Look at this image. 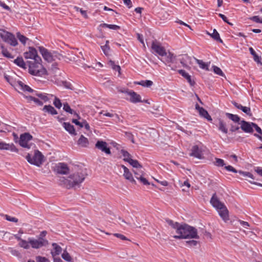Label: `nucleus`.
<instances>
[{
  "mask_svg": "<svg viewBox=\"0 0 262 262\" xmlns=\"http://www.w3.org/2000/svg\"><path fill=\"white\" fill-rule=\"evenodd\" d=\"M85 178V173L82 170H79L71 174L68 179L61 177L59 184L67 188H70L81 183Z\"/></svg>",
  "mask_w": 262,
  "mask_h": 262,
  "instance_id": "f257e3e1",
  "label": "nucleus"
},
{
  "mask_svg": "<svg viewBox=\"0 0 262 262\" xmlns=\"http://www.w3.org/2000/svg\"><path fill=\"white\" fill-rule=\"evenodd\" d=\"M176 232L177 234L173 236L176 239L199 238L197 229L185 224H181Z\"/></svg>",
  "mask_w": 262,
  "mask_h": 262,
  "instance_id": "f03ea898",
  "label": "nucleus"
},
{
  "mask_svg": "<svg viewBox=\"0 0 262 262\" xmlns=\"http://www.w3.org/2000/svg\"><path fill=\"white\" fill-rule=\"evenodd\" d=\"M210 202L212 206L217 210L220 216L224 221L226 222L229 220L228 210L224 204L220 201L216 193L212 195Z\"/></svg>",
  "mask_w": 262,
  "mask_h": 262,
  "instance_id": "7ed1b4c3",
  "label": "nucleus"
},
{
  "mask_svg": "<svg viewBox=\"0 0 262 262\" xmlns=\"http://www.w3.org/2000/svg\"><path fill=\"white\" fill-rule=\"evenodd\" d=\"M47 234L46 231H42L40 233L38 239L29 238V243L32 248L39 249L42 247L46 246L49 244L48 241L45 238Z\"/></svg>",
  "mask_w": 262,
  "mask_h": 262,
  "instance_id": "20e7f679",
  "label": "nucleus"
},
{
  "mask_svg": "<svg viewBox=\"0 0 262 262\" xmlns=\"http://www.w3.org/2000/svg\"><path fill=\"white\" fill-rule=\"evenodd\" d=\"M29 63V73L35 76H41L46 74V70L44 69L40 61H30Z\"/></svg>",
  "mask_w": 262,
  "mask_h": 262,
  "instance_id": "39448f33",
  "label": "nucleus"
},
{
  "mask_svg": "<svg viewBox=\"0 0 262 262\" xmlns=\"http://www.w3.org/2000/svg\"><path fill=\"white\" fill-rule=\"evenodd\" d=\"M43 158V155L38 150L35 151L34 155L33 158L31 157V155L29 154L26 157V160L29 163L38 167L40 166L42 164Z\"/></svg>",
  "mask_w": 262,
  "mask_h": 262,
  "instance_id": "423d86ee",
  "label": "nucleus"
},
{
  "mask_svg": "<svg viewBox=\"0 0 262 262\" xmlns=\"http://www.w3.org/2000/svg\"><path fill=\"white\" fill-rule=\"evenodd\" d=\"M33 137L29 133H25L20 136L19 144L20 146L27 149H30L33 144L30 143Z\"/></svg>",
  "mask_w": 262,
  "mask_h": 262,
  "instance_id": "0eeeda50",
  "label": "nucleus"
},
{
  "mask_svg": "<svg viewBox=\"0 0 262 262\" xmlns=\"http://www.w3.org/2000/svg\"><path fill=\"white\" fill-rule=\"evenodd\" d=\"M165 57L164 60L163 62L165 65L169 67L171 70L174 71L177 69L176 66H172V64L177 63V56L173 53L168 52H166V55L164 56Z\"/></svg>",
  "mask_w": 262,
  "mask_h": 262,
  "instance_id": "6e6552de",
  "label": "nucleus"
},
{
  "mask_svg": "<svg viewBox=\"0 0 262 262\" xmlns=\"http://www.w3.org/2000/svg\"><path fill=\"white\" fill-rule=\"evenodd\" d=\"M151 49L153 53L157 54L162 57L166 55V51L165 48L157 41H153L152 42Z\"/></svg>",
  "mask_w": 262,
  "mask_h": 262,
  "instance_id": "1a4fd4ad",
  "label": "nucleus"
},
{
  "mask_svg": "<svg viewBox=\"0 0 262 262\" xmlns=\"http://www.w3.org/2000/svg\"><path fill=\"white\" fill-rule=\"evenodd\" d=\"M24 56L26 59H30L36 61H41L40 57L37 55L36 50L33 47H29L28 51L24 53Z\"/></svg>",
  "mask_w": 262,
  "mask_h": 262,
  "instance_id": "9d476101",
  "label": "nucleus"
},
{
  "mask_svg": "<svg viewBox=\"0 0 262 262\" xmlns=\"http://www.w3.org/2000/svg\"><path fill=\"white\" fill-rule=\"evenodd\" d=\"M1 37L5 42H8L12 46H16L17 45V41L14 35L8 32L4 31L1 34Z\"/></svg>",
  "mask_w": 262,
  "mask_h": 262,
  "instance_id": "9b49d317",
  "label": "nucleus"
},
{
  "mask_svg": "<svg viewBox=\"0 0 262 262\" xmlns=\"http://www.w3.org/2000/svg\"><path fill=\"white\" fill-rule=\"evenodd\" d=\"M95 147L106 155L111 154L110 148L108 146V144L105 141L102 140L97 141L95 144Z\"/></svg>",
  "mask_w": 262,
  "mask_h": 262,
  "instance_id": "f8f14e48",
  "label": "nucleus"
},
{
  "mask_svg": "<svg viewBox=\"0 0 262 262\" xmlns=\"http://www.w3.org/2000/svg\"><path fill=\"white\" fill-rule=\"evenodd\" d=\"M133 172L136 178L139 180L140 182L143 183V184L145 185H149L148 181L145 178H144L143 176L144 174V172L141 169V168H136V169L134 170Z\"/></svg>",
  "mask_w": 262,
  "mask_h": 262,
  "instance_id": "ddd939ff",
  "label": "nucleus"
},
{
  "mask_svg": "<svg viewBox=\"0 0 262 262\" xmlns=\"http://www.w3.org/2000/svg\"><path fill=\"white\" fill-rule=\"evenodd\" d=\"M39 50L45 60L51 62L54 60L52 53L43 47H39Z\"/></svg>",
  "mask_w": 262,
  "mask_h": 262,
  "instance_id": "4468645a",
  "label": "nucleus"
},
{
  "mask_svg": "<svg viewBox=\"0 0 262 262\" xmlns=\"http://www.w3.org/2000/svg\"><path fill=\"white\" fill-rule=\"evenodd\" d=\"M125 93L130 96L129 99V101L133 103H136L138 102H142L141 97L140 95L133 91H126Z\"/></svg>",
  "mask_w": 262,
  "mask_h": 262,
  "instance_id": "2eb2a0df",
  "label": "nucleus"
},
{
  "mask_svg": "<svg viewBox=\"0 0 262 262\" xmlns=\"http://www.w3.org/2000/svg\"><path fill=\"white\" fill-rule=\"evenodd\" d=\"M0 149L1 150H8L12 152H18V149L13 143H6L4 142H0Z\"/></svg>",
  "mask_w": 262,
  "mask_h": 262,
  "instance_id": "dca6fc26",
  "label": "nucleus"
},
{
  "mask_svg": "<svg viewBox=\"0 0 262 262\" xmlns=\"http://www.w3.org/2000/svg\"><path fill=\"white\" fill-rule=\"evenodd\" d=\"M56 169L58 173L62 174H68L70 171L67 164L64 163H59L56 167Z\"/></svg>",
  "mask_w": 262,
  "mask_h": 262,
  "instance_id": "f3484780",
  "label": "nucleus"
},
{
  "mask_svg": "<svg viewBox=\"0 0 262 262\" xmlns=\"http://www.w3.org/2000/svg\"><path fill=\"white\" fill-rule=\"evenodd\" d=\"M121 167L123 169V177L125 179L128 180L130 182L136 184V182L133 178V174L124 165H121Z\"/></svg>",
  "mask_w": 262,
  "mask_h": 262,
  "instance_id": "a211bd4d",
  "label": "nucleus"
},
{
  "mask_svg": "<svg viewBox=\"0 0 262 262\" xmlns=\"http://www.w3.org/2000/svg\"><path fill=\"white\" fill-rule=\"evenodd\" d=\"M252 123H250L244 120H243L241 122V127L242 129L245 133H251L253 132Z\"/></svg>",
  "mask_w": 262,
  "mask_h": 262,
  "instance_id": "6ab92c4d",
  "label": "nucleus"
},
{
  "mask_svg": "<svg viewBox=\"0 0 262 262\" xmlns=\"http://www.w3.org/2000/svg\"><path fill=\"white\" fill-rule=\"evenodd\" d=\"M232 103L234 105V106L237 108L242 110L244 113L246 114L247 115L251 116L252 113L251 111V108L249 107L244 106L241 104H239L235 101H232Z\"/></svg>",
  "mask_w": 262,
  "mask_h": 262,
  "instance_id": "aec40b11",
  "label": "nucleus"
},
{
  "mask_svg": "<svg viewBox=\"0 0 262 262\" xmlns=\"http://www.w3.org/2000/svg\"><path fill=\"white\" fill-rule=\"evenodd\" d=\"M190 155L198 159H201L202 155V151L199 148L198 146L194 145L192 147L191 152Z\"/></svg>",
  "mask_w": 262,
  "mask_h": 262,
  "instance_id": "412c9836",
  "label": "nucleus"
},
{
  "mask_svg": "<svg viewBox=\"0 0 262 262\" xmlns=\"http://www.w3.org/2000/svg\"><path fill=\"white\" fill-rule=\"evenodd\" d=\"M180 63L184 68H187L189 64H191V58L187 55H184L180 59Z\"/></svg>",
  "mask_w": 262,
  "mask_h": 262,
  "instance_id": "4be33fe9",
  "label": "nucleus"
},
{
  "mask_svg": "<svg viewBox=\"0 0 262 262\" xmlns=\"http://www.w3.org/2000/svg\"><path fill=\"white\" fill-rule=\"evenodd\" d=\"M62 126L64 128V129L71 135L74 136H75L76 135V133L75 132V129L74 128V126L70 124V123L64 122L62 124Z\"/></svg>",
  "mask_w": 262,
  "mask_h": 262,
  "instance_id": "5701e85b",
  "label": "nucleus"
},
{
  "mask_svg": "<svg viewBox=\"0 0 262 262\" xmlns=\"http://www.w3.org/2000/svg\"><path fill=\"white\" fill-rule=\"evenodd\" d=\"M52 246L53 248V249L51 251V253L52 256L54 257L55 256L58 255L61 253L62 251V248L56 243H53Z\"/></svg>",
  "mask_w": 262,
  "mask_h": 262,
  "instance_id": "b1692460",
  "label": "nucleus"
},
{
  "mask_svg": "<svg viewBox=\"0 0 262 262\" xmlns=\"http://www.w3.org/2000/svg\"><path fill=\"white\" fill-rule=\"evenodd\" d=\"M77 144L80 146L86 147L89 144V141L87 138L85 137L83 135H82L77 141Z\"/></svg>",
  "mask_w": 262,
  "mask_h": 262,
  "instance_id": "393cba45",
  "label": "nucleus"
},
{
  "mask_svg": "<svg viewBox=\"0 0 262 262\" xmlns=\"http://www.w3.org/2000/svg\"><path fill=\"white\" fill-rule=\"evenodd\" d=\"M178 73L183 77L186 78L191 85H193L194 82L191 80V76L183 70H178Z\"/></svg>",
  "mask_w": 262,
  "mask_h": 262,
  "instance_id": "a878e982",
  "label": "nucleus"
},
{
  "mask_svg": "<svg viewBox=\"0 0 262 262\" xmlns=\"http://www.w3.org/2000/svg\"><path fill=\"white\" fill-rule=\"evenodd\" d=\"M16 86L18 88V89H19L20 90H21L24 92H33V90L30 87H29L27 85L25 84L21 81H18Z\"/></svg>",
  "mask_w": 262,
  "mask_h": 262,
  "instance_id": "bb28decb",
  "label": "nucleus"
},
{
  "mask_svg": "<svg viewBox=\"0 0 262 262\" xmlns=\"http://www.w3.org/2000/svg\"><path fill=\"white\" fill-rule=\"evenodd\" d=\"M42 110L47 112L51 115H56L57 114V111L51 105H45L44 106Z\"/></svg>",
  "mask_w": 262,
  "mask_h": 262,
  "instance_id": "cd10ccee",
  "label": "nucleus"
},
{
  "mask_svg": "<svg viewBox=\"0 0 262 262\" xmlns=\"http://www.w3.org/2000/svg\"><path fill=\"white\" fill-rule=\"evenodd\" d=\"M249 51H250V53L252 55V56H253L254 60L257 63H260V64H262V63L261 62V57H259L257 55L255 51L252 47L249 48Z\"/></svg>",
  "mask_w": 262,
  "mask_h": 262,
  "instance_id": "c85d7f7f",
  "label": "nucleus"
},
{
  "mask_svg": "<svg viewBox=\"0 0 262 262\" xmlns=\"http://www.w3.org/2000/svg\"><path fill=\"white\" fill-rule=\"evenodd\" d=\"M219 129L224 134L228 133V129L226 127V123L222 120H219L218 125Z\"/></svg>",
  "mask_w": 262,
  "mask_h": 262,
  "instance_id": "c756f323",
  "label": "nucleus"
},
{
  "mask_svg": "<svg viewBox=\"0 0 262 262\" xmlns=\"http://www.w3.org/2000/svg\"><path fill=\"white\" fill-rule=\"evenodd\" d=\"M63 109L65 112H66L67 113H69L71 114H73L77 117H79V115H78V114L76 112H75L74 111H73L72 109L71 108L70 105H69V104L68 103H63Z\"/></svg>",
  "mask_w": 262,
  "mask_h": 262,
  "instance_id": "7c9ffc66",
  "label": "nucleus"
},
{
  "mask_svg": "<svg viewBox=\"0 0 262 262\" xmlns=\"http://www.w3.org/2000/svg\"><path fill=\"white\" fill-rule=\"evenodd\" d=\"M199 112L200 116L206 118L207 120H212L211 116L209 115L208 112L206 110H205L204 108H201V110H199Z\"/></svg>",
  "mask_w": 262,
  "mask_h": 262,
  "instance_id": "2f4dec72",
  "label": "nucleus"
},
{
  "mask_svg": "<svg viewBox=\"0 0 262 262\" xmlns=\"http://www.w3.org/2000/svg\"><path fill=\"white\" fill-rule=\"evenodd\" d=\"M14 63H15L17 66H19L20 68L23 69H26V63L24 62L22 57H17L14 60Z\"/></svg>",
  "mask_w": 262,
  "mask_h": 262,
  "instance_id": "473e14b6",
  "label": "nucleus"
},
{
  "mask_svg": "<svg viewBox=\"0 0 262 262\" xmlns=\"http://www.w3.org/2000/svg\"><path fill=\"white\" fill-rule=\"evenodd\" d=\"M226 116L230 120L233 121L234 122H238L240 120L239 117L237 115H233L229 113L226 114Z\"/></svg>",
  "mask_w": 262,
  "mask_h": 262,
  "instance_id": "72a5a7b5",
  "label": "nucleus"
},
{
  "mask_svg": "<svg viewBox=\"0 0 262 262\" xmlns=\"http://www.w3.org/2000/svg\"><path fill=\"white\" fill-rule=\"evenodd\" d=\"M194 60L196 61V63L199 65L200 68L208 70V64L204 62L203 60L196 59V58H194Z\"/></svg>",
  "mask_w": 262,
  "mask_h": 262,
  "instance_id": "f704fd0d",
  "label": "nucleus"
},
{
  "mask_svg": "<svg viewBox=\"0 0 262 262\" xmlns=\"http://www.w3.org/2000/svg\"><path fill=\"white\" fill-rule=\"evenodd\" d=\"M101 48L105 55H108L110 51V47L109 46V41L106 40L105 45L102 46L101 47Z\"/></svg>",
  "mask_w": 262,
  "mask_h": 262,
  "instance_id": "c9c22d12",
  "label": "nucleus"
},
{
  "mask_svg": "<svg viewBox=\"0 0 262 262\" xmlns=\"http://www.w3.org/2000/svg\"><path fill=\"white\" fill-rule=\"evenodd\" d=\"M100 27L102 28L106 27L114 30H117L120 29V27L119 26L116 25H110L105 23L100 24Z\"/></svg>",
  "mask_w": 262,
  "mask_h": 262,
  "instance_id": "e433bc0d",
  "label": "nucleus"
},
{
  "mask_svg": "<svg viewBox=\"0 0 262 262\" xmlns=\"http://www.w3.org/2000/svg\"><path fill=\"white\" fill-rule=\"evenodd\" d=\"M30 245L29 238H28V241L23 239L19 243V246L26 249H28L30 248Z\"/></svg>",
  "mask_w": 262,
  "mask_h": 262,
  "instance_id": "4c0bfd02",
  "label": "nucleus"
},
{
  "mask_svg": "<svg viewBox=\"0 0 262 262\" xmlns=\"http://www.w3.org/2000/svg\"><path fill=\"white\" fill-rule=\"evenodd\" d=\"M167 223L170 225L172 228L176 229V230H177V229H178L180 226L181 224H179L177 222H174L173 221L167 219L166 220Z\"/></svg>",
  "mask_w": 262,
  "mask_h": 262,
  "instance_id": "58836bf2",
  "label": "nucleus"
},
{
  "mask_svg": "<svg viewBox=\"0 0 262 262\" xmlns=\"http://www.w3.org/2000/svg\"><path fill=\"white\" fill-rule=\"evenodd\" d=\"M133 167L136 168H142V166L139 163V162L136 160H133L131 159L130 160H129V161L128 162Z\"/></svg>",
  "mask_w": 262,
  "mask_h": 262,
  "instance_id": "ea45409f",
  "label": "nucleus"
},
{
  "mask_svg": "<svg viewBox=\"0 0 262 262\" xmlns=\"http://www.w3.org/2000/svg\"><path fill=\"white\" fill-rule=\"evenodd\" d=\"M138 84L143 86L149 88L153 84V82L149 80H142Z\"/></svg>",
  "mask_w": 262,
  "mask_h": 262,
  "instance_id": "a19ab883",
  "label": "nucleus"
},
{
  "mask_svg": "<svg viewBox=\"0 0 262 262\" xmlns=\"http://www.w3.org/2000/svg\"><path fill=\"white\" fill-rule=\"evenodd\" d=\"M121 153L124 157V161L128 162L129 160L132 159L130 155L127 151L122 149L121 150Z\"/></svg>",
  "mask_w": 262,
  "mask_h": 262,
  "instance_id": "79ce46f5",
  "label": "nucleus"
},
{
  "mask_svg": "<svg viewBox=\"0 0 262 262\" xmlns=\"http://www.w3.org/2000/svg\"><path fill=\"white\" fill-rule=\"evenodd\" d=\"M214 164L218 167H223L224 165H225V163L224 162V161L220 158H215V161L214 162Z\"/></svg>",
  "mask_w": 262,
  "mask_h": 262,
  "instance_id": "37998d69",
  "label": "nucleus"
},
{
  "mask_svg": "<svg viewBox=\"0 0 262 262\" xmlns=\"http://www.w3.org/2000/svg\"><path fill=\"white\" fill-rule=\"evenodd\" d=\"M211 37L215 40L217 41H219L220 42H222L223 40L221 39L220 37L219 33L216 31V30H213V32L211 34Z\"/></svg>",
  "mask_w": 262,
  "mask_h": 262,
  "instance_id": "c03bdc74",
  "label": "nucleus"
},
{
  "mask_svg": "<svg viewBox=\"0 0 262 262\" xmlns=\"http://www.w3.org/2000/svg\"><path fill=\"white\" fill-rule=\"evenodd\" d=\"M17 37L19 41L24 45L26 43L27 40L28 39V38L21 35L20 33H17Z\"/></svg>",
  "mask_w": 262,
  "mask_h": 262,
  "instance_id": "a18cd8bd",
  "label": "nucleus"
},
{
  "mask_svg": "<svg viewBox=\"0 0 262 262\" xmlns=\"http://www.w3.org/2000/svg\"><path fill=\"white\" fill-rule=\"evenodd\" d=\"M61 256L63 259L67 261H71L72 260L71 256L67 251H64L62 254Z\"/></svg>",
  "mask_w": 262,
  "mask_h": 262,
  "instance_id": "49530a36",
  "label": "nucleus"
},
{
  "mask_svg": "<svg viewBox=\"0 0 262 262\" xmlns=\"http://www.w3.org/2000/svg\"><path fill=\"white\" fill-rule=\"evenodd\" d=\"M238 172L244 177L250 178L252 180L254 179L253 175L249 172L239 171Z\"/></svg>",
  "mask_w": 262,
  "mask_h": 262,
  "instance_id": "de8ad7c7",
  "label": "nucleus"
},
{
  "mask_svg": "<svg viewBox=\"0 0 262 262\" xmlns=\"http://www.w3.org/2000/svg\"><path fill=\"white\" fill-rule=\"evenodd\" d=\"M38 97L40 98L44 102H47L49 100V95L47 94H37Z\"/></svg>",
  "mask_w": 262,
  "mask_h": 262,
  "instance_id": "09e8293b",
  "label": "nucleus"
},
{
  "mask_svg": "<svg viewBox=\"0 0 262 262\" xmlns=\"http://www.w3.org/2000/svg\"><path fill=\"white\" fill-rule=\"evenodd\" d=\"M73 9L76 11H79V12L81 13V14L85 18H86L88 17V15H87V14H86V11L85 10H82V9L77 7V6H73Z\"/></svg>",
  "mask_w": 262,
  "mask_h": 262,
  "instance_id": "8fccbe9b",
  "label": "nucleus"
},
{
  "mask_svg": "<svg viewBox=\"0 0 262 262\" xmlns=\"http://www.w3.org/2000/svg\"><path fill=\"white\" fill-rule=\"evenodd\" d=\"M53 104L57 108H60L62 106V103L60 99L57 97H55L53 101Z\"/></svg>",
  "mask_w": 262,
  "mask_h": 262,
  "instance_id": "3c124183",
  "label": "nucleus"
},
{
  "mask_svg": "<svg viewBox=\"0 0 262 262\" xmlns=\"http://www.w3.org/2000/svg\"><path fill=\"white\" fill-rule=\"evenodd\" d=\"M2 54L7 57V58H13V56L12 55V54L9 53V52L6 49H3L2 51Z\"/></svg>",
  "mask_w": 262,
  "mask_h": 262,
  "instance_id": "603ef678",
  "label": "nucleus"
},
{
  "mask_svg": "<svg viewBox=\"0 0 262 262\" xmlns=\"http://www.w3.org/2000/svg\"><path fill=\"white\" fill-rule=\"evenodd\" d=\"M212 68L213 69V71L215 74H216L219 75H220V76L223 75V73L222 70L220 68H219L216 66H213Z\"/></svg>",
  "mask_w": 262,
  "mask_h": 262,
  "instance_id": "864d4df0",
  "label": "nucleus"
},
{
  "mask_svg": "<svg viewBox=\"0 0 262 262\" xmlns=\"http://www.w3.org/2000/svg\"><path fill=\"white\" fill-rule=\"evenodd\" d=\"M36 260L37 262H50V260L45 257L37 256L36 257Z\"/></svg>",
  "mask_w": 262,
  "mask_h": 262,
  "instance_id": "5fc2aeb1",
  "label": "nucleus"
},
{
  "mask_svg": "<svg viewBox=\"0 0 262 262\" xmlns=\"http://www.w3.org/2000/svg\"><path fill=\"white\" fill-rule=\"evenodd\" d=\"M5 219L8 221L16 223L18 222V219L15 217H13L8 215H5Z\"/></svg>",
  "mask_w": 262,
  "mask_h": 262,
  "instance_id": "6e6d98bb",
  "label": "nucleus"
},
{
  "mask_svg": "<svg viewBox=\"0 0 262 262\" xmlns=\"http://www.w3.org/2000/svg\"><path fill=\"white\" fill-rule=\"evenodd\" d=\"M250 19L255 23L262 24V18H260L258 16H252L250 18Z\"/></svg>",
  "mask_w": 262,
  "mask_h": 262,
  "instance_id": "4d7b16f0",
  "label": "nucleus"
},
{
  "mask_svg": "<svg viewBox=\"0 0 262 262\" xmlns=\"http://www.w3.org/2000/svg\"><path fill=\"white\" fill-rule=\"evenodd\" d=\"M114 235L122 240L124 241H129V239H128L126 236H125L124 235L120 234V233H115L114 234Z\"/></svg>",
  "mask_w": 262,
  "mask_h": 262,
  "instance_id": "13d9d810",
  "label": "nucleus"
},
{
  "mask_svg": "<svg viewBox=\"0 0 262 262\" xmlns=\"http://www.w3.org/2000/svg\"><path fill=\"white\" fill-rule=\"evenodd\" d=\"M0 6L5 10L9 11L10 12L11 11L10 8L8 6H7L4 2L1 1H0Z\"/></svg>",
  "mask_w": 262,
  "mask_h": 262,
  "instance_id": "bf43d9fd",
  "label": "nucleus"
},
{
  "mask_svg": "<svg viewBox=\"0 0 262 262\" xmlns=\"http://www.w3.org/2000/svg\"><path fill=\"white\" fill-rule=\"evenodd\" d=\"M111 64L112 66L113 69L115 70L118 71L119 73H120L121 70V68L119 66L115 65L114 62L113 61H110Z\"/></svg>",
  "mask_w": 262,
  "mask_h": 262,
  "instance_id": "052dcab7",
  "label": "nucleus"
},
{
  "mask_svg": "<svg viewBox=\"0 0 262 262\" xmlns=\"http://www.w3.org/2000/svg\"><path fill=\"white\" fill-rule=\"evenodd\" d=\"M63 86L66 88L67 89H70V90H73V86L72 84L68 81H64L63 82Z\"/></svg>",
  "mask_w": 262,
  "mask_h": 262,
  "instance_id": "680f3d73",
  "label": "nucleus"
},
{
  "mask_svg": "<svg viewBox=\"0 0 262 262\" xmlns=\"http://www.w3.org/2000/svg\"><path fill=\"white\" fill-rule=\"evenodd\" d=\"M225 168L229 171H231L234 173L237 172V171L233 167L230 165L225 166Z\"/></svg>",
  "mask_w": 262,
  "mask_h": 262,
  "instance_id": "e2e57ef3",
  "label": "nucleus"
},
{
  "mask_svg": "<svg viewBox=\"0 0 262 262\" xmlns=\"http://www.w3.org/2000/svg\"><path fill=\"white\" fill-rule=\"evenodd\" d=\"M186 244L190 246H195L198 244V242L194 240H191L187 241Z\"/></svg>",
  "mask_w": 262,
  "mask_h": 262,
  "instance_id": "0e129e2a",
  "label": "nucleus"
},
{
  "mask_svg": "<svg viewBox=\"0 0 262 262\" xmlns=\"http://www.w3.org/2000/svg\"><path fill=\"white\" fill-rule=\"evenodd\" d=\"M72 122L75 123L76 125L79 126L80 127H83V122H80L79 121H78L77 119H72Z\"/></svg>",
  "mask_w": 262,
  "mask_h": 262,
  "instance_id": "69168bd1",
  "label": "nucleus"
},
{
  "mask_svg": "<svg viewBox=\"0 0 262 262\" xmlns=\"http://www.w3.org/2000/svg\"><path fill=\"white\" fill-rule=\"evenodd\" d=\"M219 16L221 18H222V19H223L225 22H226V23H228V24H229V25H232V24H231V23H230L229 22H228V19H227V17H226L225 15H224V14H221V13H219Z\"/></svg>",
  "mask_w": 262,
  "mask_h": 262,
  "instance_id": "338daca9",
  "label": "nucleus"
},
{
  "mask_svg": "<svg viewBox=\"0 0 262 262\" xmlns=\"http://www.w3.org/2000/svg\"><path fill=\"white\" fill-rule=\"evenodd\" d=\"M253 127H254L256 131L260 134H262V131L261 128L258 126V125L255 123H252Z\"/></svg>",
  "mask_w": 262,
  "mask_h": 262,
  "instance_id": "774afa93",
  "label": "nucleus"
}]
</instances>
